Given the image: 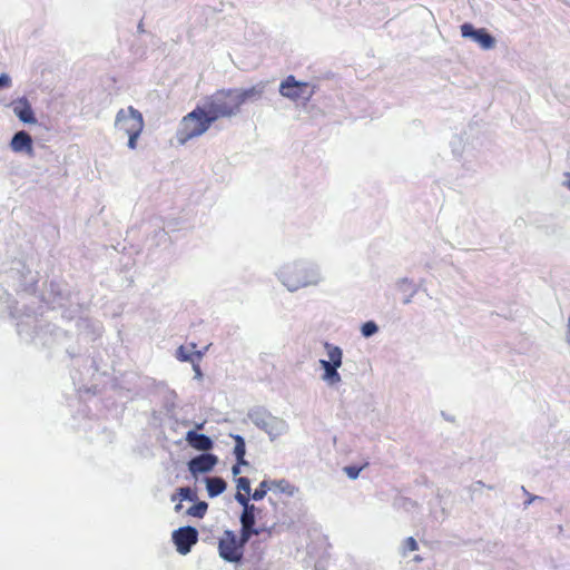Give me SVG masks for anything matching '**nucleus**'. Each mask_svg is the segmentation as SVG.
Listing matches in <instances>:
<instances>
[{
  "label": "nucleus",
  "instance_id": "1",
  "mask_svg": "<svg viewBox=\"0 0 570 570\" xmlns=\"http://www.w3.org/2000/svg\"><path fill=\"white\" fill-rule=\"evenodd\" d=\"M275 275L291 293L301 288L318 286L324 281L320 265L307 258L284 263Z\"/></svg>",
  "mask_w": 570,
  "mask_h": 570
},
{
  "label": "nucleus",
  "instance_id": "2",
  "mask_svg": "<svg viewBox=\"0 0 570 570\" xmlns=\"http://www.w3.org/2000/svg\"><path fill=\"white\" fill-rule=\"evenodd\" d=\"M203 105L215 122L220 118H232L240 112V105L235 88L220 89L207 97Z\"/></svg>",
  "mask_w": 570,
  "mask_h": 570
},
{
  "label": "nucleus",
  "instance_id": "3",
  "mask_svg": "<svg viewBox=\"0 0 570 570\" xmlns=\"http://www.w3.org/2000/svg\"><path fill=\"white\" fill-rule=\"evenodd\" d=\"M204 105L187 114L178 128L177 139L180 144L205 134L214 122Z\"/></svg>",
  "mask_w": 570,
  "mask_h": 570
},
{
  "label": "nucleus",
  "instance_id": "4",
  "mask_svg": "<svg viewBox=\"0 0 570 570\" xmlns=\"http://www.w3.org/2000/svg\"><path fill=\"white\" fill-rule=\"evenodd\" d=\"M247 416L256 428L267 433L271 441L288 432L289 426L287 422L284 419L274 416L264 407L256 406L250 409Z\"/></svg>",
  "mask_w": 570,
  "mask_h": 570
},
{
  "label": "nucleus",
  "instance_id": "5",
  "mask_svg": "<svg viewBox=\"0 0 570 570\" xmlns=\"http://www.w3.org/2000/svg\"><path fill=\"white\" fill-rule=\"evenodd\" d=\"M327 358L320 360L323 370L321 379L330 386L335 387L342 381L338 368L343 364V350L330 342H324Z\"/></svg>",
  "mask_w": 570,
  "mask_h": 570
},
{
  "label": "nucleus",
  "instance_id": "6",
  "mask_svg": "<svg viewBox=\"0 0 570 570\" xmlns=\"http://www.w3.org/2000/svg\"><path fill=\"white\" fill-rule=\"evenodd\" d=\"M245 547L240 544L238 535L233 530H225L218 540L219 557L230 563H238L243 560Z\"/></svg>",
  "mask_w": 570,
  "mask_h": 570
},
{
  "label": "nucleus",
  "instance_id": "7",
  "mask_svg": "<svg viewBox=\"0 0 570 570\" xmlns=\"http://www.w3.org/2000/svg\"><path fill=\"white\" fill-rule=\"evenodd\" d=\"M115 127L125 134L141 132L144 129L142 115L131 106L120 109L116 115Z\"/></svg>",
  "mask_w": 570,
  "mask_h": 570
},
{
  "label": "nucleus",
  "instance_id": "8",
  "mask_svg": "<svg viewBox=\"0 0 570 570\" xmlns=\"http://www.w3.org/2000/svg\"><path fill=\"white\" fill-rule=\"evenodd\" d=\"M279 94L293 101L298 99L309 100L313 91H308V83L297 81L294 76H287L279 85Z\"/></svg>",
  "mask_w": 570,
  "mask_h": 570
},
{
  "label": "nucleus",
  "instance_id": "9",
  "mask_svg": "<svg viewBox=\"0 0 570 570\" xmlns=\"http://www.w3.org/2000/svg\"><path fill=\"white\" fill-rule=\"evenodd\" d=\"M171 539L176 546L177 551L185 556L190 552L193 546L197 543L198 531L195 527L191 525L180 527L177 530H174Z\"/></svg>",
  "mask_w": 570,
  "mask_h": 570
},
{
  "label": "nucleus",
  "instance_id": "10",
  "mask_svg": "<svg viewBox=\"0 0 570 570\" xmlns=\"http://www.w3.org/2000/svg\"><path fill=\"white\" fill-rule=\"evenodd\" d=\"M461 36L470 38L476 42L482 49L489 50L495 46L494 37L484 28H474L472 23L465 22L461 24Z\"/></svg>",
  "mask_w": 570,
  "mask_h": 570
},
{
  "label": "nucleus",
  "instance_id": "11",
  "mask_svg": "<svg viewBox=\"0 0 570 570\" xmlns=\"http://www.w3.org/2000/svg\"><path fill=\"white\" fill-rule=\"evenodd\" d=\"M218 463L217 455L213 453H202L194 458H191L188 463V471L191 475L196 476L199 473H208L210 472L215 465Z\"/></svg>",
  "mask_w": 570,
  "mask_h": 570
},
{
  "label": "nucleus",
  "instance_id": "12",
  "mask_svg": "<svg viewBox=\"0 0 570 570\" xmlns=\"http://www.w3.org/2000/svg\"><path fill=\"white\" fill-rule=\"evenodd\" d=\"M235 500L243 507L239 522L256 525V521L262 513V509L250 503L248 497L240 492H236Z\"/></svg>",
  "mask_w": 570,
  "mask_h": 570
},
{
  "label": "nucleus",
  "instance_id": "13",
  "mask_svg": "<svg viewBox=\"0 0 570 570\" xmlns=\"http://www.w3.org/2000/svg\"><path fill=\"white\" fill-rule=\"evenodd\" d=\"M185 440L193 449L207 453L214 448V441L204 433H198L196 430H189Z\"/></svg>",
  "mask_w": 570,
  "mask_h": 570
},
{
  "label": "nucleus",
  "instance_id": "14",
  "mask_svg": "<svg viewBox=\"0 0 570 570\" xmlns=\"http://www.w3.org/2000/svg\"><path fill=\"white\" fill-rule=\"evenodd\" d=\"M266 82H258L249 88H235L240 107L246 102L259 100L265 91Z\"/></svg>",
  "mask_w": 570,
  "mask_h": 570
},
{
  "label": "nucleus",
  "instance_id": "15",
  "mask_svg": "<svg viewBox=\"0 0 570 570\" xmlns=\"http://www.w3.org/2000/svg\"><path fill=\"white\" fill-rule=\"evenodd\" d=\"M14 115L26 124H35L36 117L31 105L26 98H20L12 104Z\"/></svg>",
  "mask_w": 570,
  "mask_h": 570
},
{
  "label": "nucleus",
  "instance_id": "16",
  "mask_svg": "<svg viewBox=\"0 0 570 570\" xmlns=\"http://www.w3.org/2000/svg\"><path fill=\"white\" fill-rule=\"evenodd\" d=\"M10 146L16 153L27 151L29 155L33 153L31 136L23 130L13 136Z\"/></svg>",
  "mask_w": 570,
  "mask_h": 570
},
{
  "label": "nucleus",
  "instance_id": "17",
  "mask_svg": "<svg viewBox=\"0 0 570 570\" xmlns=\"http://www.w3.org/2000/svg\"><path fill=\"white\" fill-rule=\"evenodd\" d=\"M204 481L209 498L220 495L227 488L226 481L220 476H207Z\"/></svg>",
  "mask_w": 570,
  "mask_h": 570
},
{
  "label": "nucleus",
  "instance_id": "18",
  "mask_svg": "<svg viewBox=\"0 0 570 570\" xmlns=\"http://www.w3.org/2000/svg\"><path fill=\"white\" fill-rule=\"evenodd\" d=\"M396 287L400 292L404 293L405 294V297L403 298V304L404 305H407L412 302V298L413 296L416 294L417 292V288L415 287V285L413 284L412 281H410L409 278L404 277V278H400L397 282H396Z\"/></svg>",
  "mask_w": 570,
  "mask_h": 570
},
{
  "label": "nucleus",
  "instance_id": "19",
  "mask_svg": "<svg viewBox=\"0 0 570 570\" xmlns=\"http://www.w3.org/2000/svg\"><path fill=\"white\" fill-rule=\"evenodd\" d=\"M271 487L273 488L272 491H278L281 493H285L288 497H294L295 493L298 491V489L291 484L285 479L282 480H271Z\"/></svg>",
  "mask_w": 570,
  "mask_h": 570
},
{
  "label": "nucleus",
  "instance_id": "20",
  "mask_svg": "<svg viewBox=\"0 0 570 570\" xmlns=\"http://www.w3.org/2000/svg\"><path fill=\"white\" fill-rule=\"evenodd\" d=\"M176 356L181 362H190L194 363V361L199 362L203 356V351H195V352H188L184 346H179L176 352Z\"/></svg>",
  "mask_w": 570,
  "mask_h": 570
},
{
  "label": "nucleus",
  "instance_id": "21",
  "mask_svg": "<svg viewBox=\"0 0 570 570\" xmlns=\"http://www.w3.org/2000/svg\"><path fill=\"white\" fill-rule=\"evenodd\" d=\"M253 535H257L256 525L247 524V523H240V533L238 535V540L240 541V544L244 547L249 542Z\"/></svg>",
  "mask_w": 570,
  "mask_h": 570
},
{
  "label": "nucleus",
  "instance_id": "22",
  "mask_svg": "<svg viewBox=\"0 0 570 570\" xmlns=\"http://www.w3.org/2000/svg\"><path fill=\"white\" fill-rule=\"evenodd\" d=\"M208 509V503L205 501H197L191 507L187 509V514L194 518L202 519L206 514Z\"/></svg>",
  "mask_w": 570,
  "mask_h": 570
},
{
  "label": "nucleus",
  "instance_id": "23",
  "mask_svg": "<svg viewBox=\"0 0 570 570\" xmlns=\"http://www.w3.org/2000/svg\"><path fill=\"white\" fill-rule=\"evenodd\" d=\"M179 498L181 501H196V493L189 487H181L177 489V493L171 495V501H176Z\"/></svg>",
  "mask_w": 570,
  "mask_h": 570
},
{
  "label": "nucleus",
  "instance_id": "24",
  "mask_svg": "<svg viewBox=\"0 0 570 570\" xmlns=\"http://www.w3.org/2000/svg\"><path fill=\"white\" fill-rule=\"evenodd\" d=\"M271 480H263L255 491L250 494L254 501H259L265 498L268 491H272Z\"/></svg>",
  "mask_w": 570,
  "mask_h": 570
},
{
  "label": "nucleus",
  "instance_id": "25",
  "mask_svg": "<svg viewBox=\"0 0 570 570\" xmlns=\"http://www.w3.org/2000/svg\"><path fill=\"white\" fill-rule=\"evenodd\" d=\"M235 440V446H234V455L236 458V461H243V456L246 454V443L245 439L242 435H233Z\"/></svg>",
  "mask_w": 570,
  "mask_h": 570
},
{
  "label": "nucleus",
  "instance_id": "26",
  "mask_svg": "<svg viewBox=\"0 0 570 570\" xmlns=\"http://www.w3.org/2000/svg\"><path fill=\"white\" fill-rule=\"evenodd\" d=\"M379 332V325L374 321H367L361 326V334L368 338Z\"/></svg>",
  "mask_w": 570,
  "mask_h": 570
},
{
  "label": "nucleus",
  "instance_id": "27",
  "mask_svg": "<svg viewBox=\"0 0 570 570\" xmlns=\"http://www.w3.org/2000/svg\"><path fill=\"white\" fill-rule=\"evenodd\" d=\"M237 492L244 491L246 494H250V481L246 476H239L236 479Z\"/></svg>",
  "mask_w": 570,
  "mask_h": 570
},
{
  "label": "nucleus",
  "instance_id": "28",
  "mask_svg": "<svg viewBox=\"0 0 570 570\" xmlns=\"http://www.w3.org/2000/svg\"><path fill=\"white\" fill-rule=\"evenodd\" d=\"M362 471V468L360 466H356V465H347L344 468V472L345 474L351 479V480H356L360 475Z\"/></svg>",
  "mask_w": 570,
  "mask_h": 570
},
{
  "label": "nucleus",
  "instance_id": "29",
  "mask_svg": "<svg viewBox=\"0 0 570 570\" xmlns=\"http://www.w3.org/2000/svg\"><path fill=\"white\" fill-rule=\"evenodd\" d=\"M521 490L528 497V499L523 502L524 509H527L534 501H542L543 500L542 497L529 493L528 490L523 485L521 487Z\"/></svg>",
  "mask_w": 570,
  "mask_h": 570
},
{
  "label": "nucleus",
  "instance_id": "30",
  "mask_svg": "<svg viewBox=\"0 0 570 570\" xmlns=\"http://www.w3.org/2000/svg\"><path fill=\"white\" fill-rule=\"evenodd\" d=\"M403 548H404L405 552L406 551H415V550H417L419 546L414 538L409 537L405 539Z\"/></svg>",
  "mask_w": 570,
  "mask_h": 570
},
{
  "label": "nucleus",
  "instance_id": "31",
  "mask_svg": "<svg viewBox=\"0 0 570 570\" xmlns=\"http://www.w3.org/2000/svg\"><path fill=\"white\" fill-rule=\"evenodd\" d=\"M141 132H131V134H127L128 135V147L130 149H135L137 147V140L139 138Z\"/></svg>",
  "mask_w": 570,
  "mask_h": 570
},
{
  "label": "nucleus",
  "instance_id": "32",
  "mask_svg": "<svg viewBox=\"0 0 570 570\" xmlns=\"http://www.w3.org/2000/svg\"><path fill=\"white\" fill-rule=\"evenodd\" d=\"M483 487H484V483L482 481H476L471 485L470 491L472 494H474V493L480 492Z\"/></svg>",
  "mask_w": 570,
  "mask_h": 570
},
{
  "label": "nucleus",
  "instance_id": "33",
  "mask_svg": "<svg viewBox=\"0 0 570 570\" xmlns=\"http://www.w3.org/2000/svg\"><path fill=\"white\" fill-rule=\"evenodd\" d=\"M191 364H193V370L195 372V379H198V380L202 379L203 377V372L200 370V366H199L198 362L194 361V363H191Z\"/></svg>",
  "mask_w": 570,
  "mask_h": 570
},
{
  "label": "nucleus",
  "instance_id": "34",
  "mask_svg": "<svg viewBox=\"0 0 570 570\" xmlns=\"http://www.w3.org/2000/svg\"><path fill=\"white\" fill-rule=\"evenodd\" d=\"M10 85H11V80H10L9 76H7L6 73H2L0 76V88L9 87Z\"/></svg>",
  "mask_w": 570,
  "mask_h": 570
},
{
  "label": "nucleus",
  "instance_id": "35",
  "mask_svg": "<svg viewBox=\"0 0 570 570\" xmlns=\"http://www.w3.org/2000/svg\"><path fill=\"white\" fill-rule=\"evenodd\" d=\"M232 473L234 476H237L238 474H240V465L239 464H234L232 466Z\"/></svg>",
  "mask_w": 570,
  "mask_h": 570
},
{
  "label": "nucleus",
  "instance_id": "36",
  "mask_svg": "<svg viewBox=\"0 0 570 570\" xmlns=\"http://www.w3.org/2000/svg\"><path fill=\"white\" fill-rule=\"evenodd\" d=\"M256 530H257V535L262 534L263 532L267 531L268 533H271V530L267 529L265 525H259L257 527L256 525Z\"/></svg>",
  "mask_w": 570,
  "mask_h": 570
},
{
  "label": "nucleus",
  "instance_id": "37",
  "mask_svg": "<svg viewBox=\"0 0 570 570\" xmlns=\"http://www.w3.org/2000/svg\"><path fill=\"white\" fill-rule=\"evenodd\" d=\"M567 341L570 343V317L568 318V325H567Z\"/></svg>",
  "mask_w": 570,
  "mask_h": 570
},
{
  "label": "nucleus",
  "instance_id": "38",
  "mask_svg": "<svg viewBox=\"0 0 570 570\" xmlns=\"http://www.w3.org/2000/svg\"><path fill=\"white\" fill-rule=\"evenodd\" d=\"M91 326H92L94 332H95V333H97V334H99V332H100V325H99L98 323H94V324H91Z\"/></svg>",
  "mask_w": 570,
  "mask_h": 570
},
{
  "label": "nucleus",
  "instance_id": "39",
  "mask_svg": "<svg viewBox=\"0 0 570 570\" xmlns=\"http://www.w3.org/2000/svg\"><path fill=\"white\" fill-rule=\"evenodd\" d=\"M566 177L567 179L563 184L570 189V174H567Z\"/></svg>",
  "mask_w": 570,
  "mask_h": 570
},
{
  "label": "nucleus",
  "instance_id": "40",
  "mask_svg": "<svg viewBox=\"0 0 570 570\" xmlns=\"http://www.w3.org/2000/svg\"><path fill=\"white\" fill-rule=\"evenodd\" d=\"M236 464L248 465V462L245 460V456H243V461H236Z\"/></svg>",
  "mask_w": 570,
  "mask_h": 570
},
{
  "label": "nucleus",
  "instance_id": "41",
  "mask_svg": "<svg viewBox=\"0 0 570 570\" xmlns=\"http://www.w3.org/2000/svg\"><path fill=\"white\" fill-rule=\"evenodd\" d=\"M181 508H183V504L179 502L175 505L174 510H175V512H179L181 510Z\"/></svg>",
  "mask_w": 570,
  "mask_h": 570
},
{
  "label": "nucleus",
  "instance_id": "42",
  "mask_svg": "<svg viewBox=\"0 0 570 570\" xmlns=\"http://www.w3.org/2000/svg\"><path fill=\"white\" fill-rule=\"evenodd\" d=\"M88 321L87 320H80L77 324L78 327H81L82 325L87 324Z\"/></svg>",
  "mask_w": 570,
  "mask_h": 570
},
{
  "label": "nucleus",
  "instance_id": "43",
  "mask_svg": "<svg viewBox=\"0 0 570 570\" xmlns=\"http://www.w3.org/2000/svg\"><path fill=\"white\" fill-rule=\"evenodd\" d=\"M204 425H205V423H204V422H202V423H196V431H197V430L203 429V428H204Z\"/></svg>",
  "mask_w": 570,
  "mask_h": 570
},
{
  "label": "nucleus",
  "instance_id": "44",
  "mask_svg": "<svg viewBox=\"0 0 570 570\" xmlns=\"http://www.w3.org/2000/svg\"><path fill=\"white\" fill-rule=\"evenodd\" d=\"M414 560H415V561H420V560H421V558H420V557H415V558H414Z\"/></svg>",
  "mask_w": 570,
  "mask_h": 570
}]
</instances>
